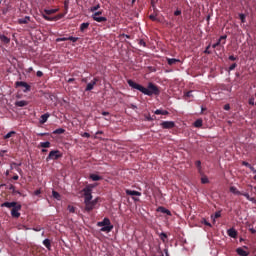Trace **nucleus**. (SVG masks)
<instances>
[{
  "label": "nucleus",
  "instance_id": "nucleus-1",
  "mask_svg": "<svg viewBox=\"0 0 256 256\" xmlns=\"http://www.w3.org/2000/svg\"><path fill=\"white\" fill-rule=\"evenodd\" d=\"M127 83L129 84L130 87L139 90L140 92H142L145 95H148V96H153V95L158 96L160 94L159 87L157 85H155L154 83H152V82L148 83V87L147 88L143 87L140 84H137L136 82H134L131 79H129L127 81Z\"/></svg>",
  "mask_w": 256,
  "mask_h": 256
},
{
  "label": "nucleus",
  "instance_id": "nucleus-2",
  "mask_svg": "<svg viewBox=\"0 0 256 256\" xmlns=\"http://www.w3.org/2000/svg\"><path fill=\"white\" fill-rule=\"evenodd\" d=\"M97 227H101L100 232L110 233L114 226L111 224L110 219L105 217L102 221L97 222Z\"/></svg>",
  "mask_w": 256,
  "mask_h": 256
},
{
  "label": "nucleus",
  "instance_id": "nucleus-3",
  "mask_svg": "<svg viewBox=\"0 0 256 256\" xmlns=\"http://www.w3.org/2000/svg\"><path fill=\"white\" fill-rule=\"evenodd\" d=\"M82 193L84 195V202H89L92 200V187L86 186L82 189Z\"/></svg>",
  "mask_w": 256,
  "mask_h": 256
},
{
  "label": "nucleus",
  "instance_id": "nucleus-4",
  "mask_svg": "<svg viewBox=\"0 0 256 256\" xmlns=\"http://www.w3.org/2000/svg\"><path fill=\"white\" fill-rule=\"evenodd\" d=\"M60 157H62V155L60 154L59 150H52L47 156L46 161H51V159L56 161L57 159H60Z\"/></svg>",
  "mask_w": 256,
  "mask_h": 256
},
{
  "label": "nucleus",
  "instance_id": "nucleus-5",
  "mask_svg": "<svg viewBox=\"0 0 256 256\" xmlns=\"http://www.w3.org/2000/svg\"><path fill=\"white\" fill-rule=\"evenodd\" d=\"M98 202V199H94V200H90V201H84L85 203V211L86 212H91L92 210H94V207L96 206Z\"/></svg>",
  "mask_w": 256,
  "mask_h": 256
},
{
  "label": "nucleus",
  "instance_id": "nucleus-6",
  "mask_svg": "<svg viewBox=\"0 0 256 256\" xmlns=\"http://www.w3.org/2000/svg\"><path fill=\"white\" fill-rule=\"evenodd\" d=\"M19 211H21V205L20 204H18L15 208H12L11 216L13 218L19 219V217H21V213H19Z\"/></svg>",
  "mask_w": 256,
  "mask_h": 256
},
{
  "label": "nucleus",
  "instance_id": "nucleus-7",
  "mask_svg": "<svg viewBox=\"0 0 256 256\" xmlns=\"http://www.w3.org/2000/svg\"><path fill=\"white\" fill-rule=\"evenodd\" d=\"M160 127H162V129H174L175 122H173V121H163L160 124Z\"/></svg>",
  "mask_w": 256,
  "mask_h": 256
},
{
  "label": "nucleus",
  "instance_id": "nucleus-8",
  "mask_svg": "<svg viewBox=\"0 0 256 256\" xmlns=\"http://www.w3.org/2000/svg\"><path fill=\"white\" fill-rule=\"evenodd\" d=\"M15 86L16 87H25L24 92L31 90V86L29 84H27V82L17 81V82H15Z\"/></svg>",
  "mask_w": 256,
  "mask_h": 256
},
{
  "label": "nucleus",
  "instance_id": "nucleus-9",
  "mask_svg": "<svg viewBox=\"0 0 256 256\" xmlns=\"http://www.w3.org/2000/svg\"><path fill=\"white\" fill-rule=\"evenodd\" d=\"M98 81H99V78L95 77L90 83L87 84L85 91L86 92L91 91Z\"/></svg>",
  "mask_w": 256,
  "mask_h": 256
},
{
  "label": "nucleus",
  "instance_id": "nucleus-10",
  "mask_svg": "<svg viewBox=\"0 0 256 256\" xmlns=\"http://www.w3.org/2000/svg\"><path fill=\"white\" fill-rule=\"evenodd\" d=\"M226 39H227V35L221 36L219 38L218 42L213 44L212 47L217 48V47L221 46V44L222 45L226 44Z\"/></svg>",
  "mask_w": 256,
  "mask_h": 256
},
{
  "label": "nucleus",
  "instance_id": "nucleus-11",
  "mask_svg": "<svg viewBox=\"0 0 256 256\" xmlns=\"http://www.w3.org/2000/svg\"><path fill=\"white\" fill-rule=\"evenodd\" d=\"M2 208L14 209L17 207V202H4L1 204Z\"/></svg>",
  "mask_w": 256,
  "mask_h": 256
},
{
  "label": "nucleus",
  "instance_id": "nucleus-12",
  "mask_svg": "<svg viewBox=\"0 0 256 256\" xmlns=\"http://www.w3.org/2000/svg\"><path fill=\"white\" fill-rule=\"evenodd\" d=\"M64 17V14H58L57 16L55 17H49V16H46V15H43V18L47 21H56V20H59L61 18Z\"/></svg>",
  "mask_w": 256,
  "mask_h": 256
},
{
  "label": "nucleus",
  "instance_id": "nucleus-13",
  "mask_svg": "<svg viewBox=\"0 0 256 256\" xmlns=\"http://www.w3.org/2000/svg\"><path fill=\"white\" fill-rule=\"evenodd\" d=\"M230 192L236 196H243L245 192L239 191L235 186L230 187Z\"/></svg>",
  "mask_w": 256,
  "mask_h": 256
},
{
  "label": "nucleus",
  "instance_id": "nucleus-14",
  "mask_svg": "<svg viewBox=\"0 0 256 256\" xmlns=\"http://www.w3.org/2000/svg\"><path fill=\"white\" fill-rule=\"evenodd\" d=\"M227 234H228L229 237H231L233 239H236L237 235H238V232L236 231V229L230 228V229H228Z\"/></svg>",
  "mask_w": 256,
  "mask_h": 256
},
{
  "label": "nucleus",
  "instance_id": "nucleus-15",
  "mask_svg": "<svg viewBox=\"0 0 256 256\" xmlns=\"http://www.w3.org/2000/svg\"><path fill=\"white\" fill-rule=\"evenodd\" d=\"M126 195H127V196H131V197H134V196L140 197V196H141V193L138 192V191H135V190H129V189H127V190H126Z\"/></svg>",
  "mask_w": 256,
  "mask_h": 256
},
{
  "label": "nucleus",
  "instance_id": "nucleus-16",
  "mask_svg": "<svg viewBox=\"0 0 256 256\" xmlns=\"http://www.w3.org/2000/svg\"><path fill=\"white\" fill-rule=\"evenodd\" d=\"M13 167H15L16 171L19 173V174H22L23 173V170L19 167H21V163H17V162H12L11 163V170H13Z\"/></svg>",
  "mask_w": 256,
  "mask_h": 256
},
{
  "label": "nucleus",
  "instance_id": "nucleus-17",
  "mask_svg": "<svg viewBox=\"0 0 256 256\" xmlns=\"http://www.w3.org/2000/svg\"><path fill=\"white\" fill-rule=\"evenodd\" d=\"M29 105V102L26 100H20L15 102V107H27Z\"/></svg>",
  "mask_w": 256,
  "mask_h": 256
},
{
  "label": "nucleus",
  "instance_id": "nucleus-18",
  "mask_svg": "<svg viewBox=\"0 0 256 256\" xmlns=\"http://www.w3.org/2000/svg\"><path fill=\"white\" fill-rule=\"evenodd\" d=\"M49 117H51V115L49 113L42 115L41 119H40V124L45 125V123H47Z\"/></svg>",
  "mask_w": 256,
  "mask_h": 256
},
{
  "label": "nucleus",
  "instance_id": "nucleus-19",
  "mask_svg": "<svg viewBox=\"0 0 256 256\" xmlns=\"http://www.w3.org/2000/svg\"><path fill=\"white\" fill-rule=\"evenodd\" d=\"M243 197H245L249 202L256 205L255 197H251L248 192H245V194H243Z\"/></svg>",
  "mask_w": 256,
  "mask_h": 256
},
{
  "label": "nucleus",
  "instance_id": "nucleus-20",
  "mask_svg": "<svg viewBox=\"0 0 256 256\" xmlns=\"http://www.w3.org/2000/svg\"><path fill=\"white\" fill-rule=\"evenodd\" d=\"M158 212L171 216V211L162 206L158 208Z\"/></svg>",
  "mask_w": 256,
  "mask_h": 256
},
{
  "label": "nucleus",
  "instance_id": "nucleus-21",
  "mask_svg": "<svg viewBox=\"0 0 256 256\" xmlns=\"http://www.w3.org/2000/svg\"><path fill=\"white\" fill-rule=\"evenodd\" d=\"M90 179L93 181V182H98V181H101L102 180V177L97 175V174H90Z\"/></svg>",
  "mask_w": 256,
  "mask_h": 256
},
{
  "label": "nucleus",
  "instance_id": "nucleus-22",
  "mask_svg": "<svg viewBox=\"0 0 256 256\" xmlns=\"http://www.w3.org/2000/svg\"><path fill=\"white\" fill-rule=\"evenodd\" d=\"M29 21H31V17H29V16H26L25 18L18 19L19 24H27V23H29Z\"/></svg>",
  "mask_w": 256,
  "mask_h": 256
},
{
  "label": "nucleus",
  "instance_id": "nucleus-23",
  "mask_svg": "<svg viewBox=\"0 0 256 256\" xmlns=\"http://www.w3.org/2000/svg\"><path fill=\"white\" fill-rule=\"evenodd\" d=\"M236 252H237V254L239 255V256H248V253H247V251H245L243 248H237V250H236Z\"/></svg>",
  "mask_w": 256,
  "mask_h": 256
},
{
  "label": "nucleus",
  "instance_id": "nucleus-24",
  "mask_svg": "<svg viewBox=\"0 0 256 256\" xmlns=\"http://www.w3.org/2000/svg\"><path fill=\"white\" fill-rule=\"evenodd\" d=\"M155 115H169V112L167 110L157 109L155 112Z\"/></svg>",
  "mask_w": 256,
  "mask_h": 256
},
{
  "label": "nucleus",
  "instance_id": "nucleus-25",
  "mask_svg": "<svg viewBox=\"0 0 256 256\" xmlns=\"http://www.w3.org/2000/svg\"><path fill=\"white\" fill-rule=\"evenodd\" d=\"M92 19L98 23H101V22H106L107 21V18L106 17H99V16H96V17H92Z\"/></svg>",
  "mask_w": 256,
  "mask_h": 256
},
{
  "label": "nucleus",
  "instance_id": "nucleus-26",
  "mask_svg": "<svg viewBox=\"0 0 256 256\" xmlns=\"http://www.w3.org/2000/svg\"><path fill=\"white\" fill-rule=\"evenodd\" d=\"M43 245L46 247V249H48L49 251H51V240L50 239H45L43 241Z\"/></svg>",
  "mask_w": 256,
  "mask_h": 256
},
{
  "label": "nucleus",
  "instance_id": "nucleus-27",
  "mask_svg": "<svg viewBox=\"0 0 256 256\" xmlns=\"http://www.w3.org/2000/svg\"><path fill=\"white\" fill-rule=\"evenodd\" d=\"M167 62H168L169 65H174L176 63H179L180 60L179 59H175V58H168Z\"/></svg>",
  "mask_w": 256,
  "mask_h": 256
},
{
  "label": "nucleus",
  "instance_id": "nucleus-28",
  "mask_svg": "<svg viewBox=\"0 0 256 256\" xmlns=\"http://www.w3.org/2000/svg\"><path fill=\"white\" fill-rule=\"evenodd\" d=\"M0 40L5 43V44H9V42H11V39H9L7 36L5 35H0Z\"/></svg>",
  "mask_w": 256,
  "mask_h": 256
},
{
  "label": "nucleus",
  "instance_id": "nucleus-29",
  "mask_svg": "<svg viewBox=\"0 0 256 256\" xmlns=\"http://www.w3.org/2000/svg\"><path fill=\"white\" fill-rule=\"evenodd\" d=\"M40 147H42L43 149H48L49 147H51V142L49 141L41 142Z\"/></svg>",
  "mask_w": 256,
  "mask_h": 256
},
{
  "label": "nucleus",
  "instance_id": "nucleus-30",
  "mask_svg": "<svg viewBox=\"0 0 256 256\" xmlns=\"http://www.w3.org/2000/svg\"><path fill=\"white\" fill-rule=\"evenodd\" d=\"M159 237H160V239H161V241H162L163 243H166V242H167L168 236H167L166 233H164V232L160 233V234H159Z\"/></svg>",
  "mask_w": 256,
  "mask_h": 256
},
{
  "label": "nucleus",
  "instance_id": "nucleus-31",
  "mask_svg": "<svg viewBox=\"0 0 256 256\" xmlns=\"http://www.w3.org/2000/svg\"><path fill=\"white\" fill-rule=\"evenodd\" d=\"M63 133H65V129L63 128H58L53 131V135H62Z\"/></svg>",
  "mask_w": 256,
  "mask_h": 256
},
{
  "label": "nucleus",
  "instance_id": "nucleus-32",
  "mask_svg": "<svg viewBox=\"0 0 256 256\" xmlns=\"http://www.w3.org/2000/svg\"><path fill=\"white\" fill-rule=\"evenodd\" d=\"M203 125V120L202 119H197L195 122H194V127H197L198 129L200 127H202Z\"/></svg>",
  "mask_w": 256,
  "mask_h": 256
},
{
  "label": "nucleus",
  "instance_id": "nucleus-33",
  "mask_svg": "<svg viewBox=\"0 0 256 256\" xmlns=\"http://www.w3.org/2000/svg\"><path fill=\"white\" fill-rule=\"evenodd\" d=\"M59 9H45L44 12L47 14V15H51V14H55L56 12H58Z\"/></svg>",
  "mask_w": 256,
  "mask_h": 256
},
{
  "label": "nucleus",
  "instance_id": "nucleus-34",
  "mask_svg": "<svg viewBox=\"0 0 256 256\" xmlns=\"http://www.w3.org/2000/svg\"><path fill=\"white\" fill-rule=\"evenodd\" d=\"M52 196L57 201H60V199H61V195L57 191H55V190L52 191Z\"/></svg>",
  "mask_w": 256,
  "mask_h": 256
},
{
  "label": "nucleus",
  "instance_id": "nucleus-35",
  "mask_svg": "<svg viewBox=\"0 0 256 256\" xmlns=\"http://www.w3.org/2000/svg\"><path fill=\"white\" fill-rule=\"evenodd\" d=\"M89 25H90V24H89L88 22L82 23V24L80 25V31H81V32H84L86 29H88Z\"/></svg>",
  "mask_w": 256,
  "mask_h": 256
},
{
  "label": "nucleus",
  "instance_id": "nucleus-36",
  "mask_svg": "<svg viewBox=\"0 0 256 256\" xmlns=\"http://www.w3.org/2000/svg\"><path fill=\"white\" fill-rule=\"evenodd\" d=\"M17 132L15 131H10L8 132L5 136H4V139H11V136L12 135H16Z\"/></svg>",
  "mask_w": 256,
  "mask_h": 256
},
{
  "label": "nucleus",
  "instance_id": "nucleus-37",
  "mask_svg": "<svg viewBox=\"0 0 256 256\" xmlns=\"http://www.w3.org/2000/svg\"><path fill=\"white\" fill-rule=\"evenodd\" d=\"M201 183H202L203 185L209 183V179L207 178V176H204V177L201 178Z\"/></svg>",
  "mask_w": 256,
  "mask_h": 256
},
{
  "label": "nucleus",
  "instance_id": "nucleus-38",
  "mask_svg": "<svg viewBox=\"0 0 256 256\" xmlns=\"http://www.w3.org/2000/svg\"><path fill=\"white\" fill-rule=\"evenodd\" d=\"M99 8H100V4H97V5L93 6V7H91V8H90V11H91V12H95V11H97Z\"/></svg>",
  "mask_w": 256,
  "mask_h": 256
},
{
  "label": "nucleus",
  "instance_id": "nucleus-39",
  "mask_svg": "<svg viewBox=\"0 0 256 256\" xmlns=\"http://www.w3.org/2000/svg\"><path fill=\"white\" fill-rule=\"evenodd\" d=\"M195 165H196L198 171L201 172V161H200V160H197V161L195 162Z\"/></svg>",
  "mask_w": 256,
  "mask_h": 256
},
{
  "label": "nucleus",
  "instance_id": "nucleus-40",
  "mask_svg": "<svg viewBox=\"0 0 256 256\" xmlns=\"http://www.w3.org/2000/svg\"><path fill=\"white\" fill-rule=\"evenodd\" d=\"M68 211H69V213L74 214V213H75V207H74V206L69 205V206H68Z\"/></svg>",
  "mask_w": 256,
  "mask_h": 256
},
{
  "label": "nucleus",
  "instance_id": "nucleus-41",
  "mask_svg": "<svg viewBox=\"0 0 256 256\" xmlns=\"http://www.w3.org/2000/svg\"><path fill=\"white\" fill-rule=\"evenodd\" d=\"M9 190L12 191L13 195L17 193V190L15 189L14 185H10Z\"/></svg>",
  "mask_w": 256,
  "mask_h": 256
},
{
  "label": "nucleus",
  "instance_id": "nucleus-42",
  "mask_svg": "<svg viewBox=\"0 0 256 256\" xmlns=\"http://www.w3.org/2000/svg\"><path fill=\"white\" fill-rule=\"evenodd\" d=\"M239 17H240L242 23L246 22V16L244 14H240Z\"/></svg>",
  "mask_w": 256,
  "mask_h": 256
},
{
  "label": "nucleus",
  "instance_id": "nucleus-43",
  "mask_svg": "<svg viewBox=\"0 0 256 256\" xmlns=\"http://www.w3.org/2000/svg\"><path fill=\"white\" fill-rule=\"evenodd\" d=\"M67 39L75 43L79 38L70 36V37H67Z\"/></svg>",
  "mask_w": 256,
  "mask_h": 256
},
{
  "label": "nucleus",
  "instance_id": "nucleus-44",
  "mask_svg": "<svg viewBox=\"0 0 256 256\" xmlns=\"http://www.w3.org/2000/svg\"><path fill=\"white\" fill-rule=\"evenodd\" d=\"M57 42L68 41V37L57 38Z\"/></svg>",
  "mask_w": 256,
  "mask_h": 256
},
{
  "label": "nucleus",
  "instance_id": "nucleus-45",
  "mask_svg": "<svg viewBox=\"0 0 256 256\" xmlns=\"http://www.w3.org/2000/svg\"><path fill=\"white\" fill-rule=\"evenodd\" d=\"M80 135H81V137H85L86 139H89V137H90V134L87 132L81 133Z\"/></svg>",
  "mask_w": 256,
  "mask_h": 256
},
{
  "label": "nucleus",
  "instance_id": "nucleus-46",
  "mask_svg": "<svg viewBox=\"0 0 256 256\" xmlns=\"http://www.w3.org/2000/svg\"><path fill=\"white\" fill-rule=\"evenodd\" d=\"M202 223H203L205 226L212 227L211 223H209L206 219H203Z\"/></svg>",
  "mask_w": 256,
  "mask_h": 256
},
{
  "label": "nucleus",
  "instance_id": "nucleus-47",
  "mask_svg": "<svg viewBox=\"0 0 256 256\" xmlns=\"http://www.w3.org/2000/svg\"><path fill=\"white\" fill-rule=\"evenodd\" d=\"M193 92H194V91H192V90H191V91H188V92L185 94V96L188 97V98L193 97Z\"/></svg>",
  "mask_w": 256,
  "mask_h": 256
},
{
  "label": "nucleus",
  "instance_id": "nucleus-48",
  "mask_svg": "<svg viewBox=\"0 0 256 256\" xmlns=\"http://www.w3.org/2000/svg\"><path fill=\"white\" fill-rule=\"evenodd\" d=\"M242 165H244V167H248L249 169H250V167H252V165L246 161H243Z\"/></svg>",
  "mask_w": 256,
  "mask_h": 256
},
{
  "label": "nucleus",
  "instance_id": "nucleus-49",
  "mask_svg": "<svg viewBox=\"0 0 256 256\" xmlns=\"http://www.w3.org/2000/svg\"><path fill=\"white\" fill-rule=\"evenodd\" d=\"M102 13H103V11L95 12V13L92 15V18H93V17H98V16L101 15Z\"/></svg>",
  "mask_w": 256,
  "mask_h": 256
},
{
  "label": "nucleus",
  "instance_id": "nucleus-50",
  "mask_svg": "<svg viewBox=\"0 0 256 256\" xmlns=\"http://www.w3.org/2000/svg\"><path fill=\"white\" fill-rule=\"evenodd\" d=\"M237 67L236 63H233L230 67H229V71L234 70Z\"/></svg>",
  "mask_w": 256,
  "mask_h": 256
},
{
  "label": "nucleus",
  "instance_id": "nucleus-51",
  "mask_svg": "<svg viewBox=\"0 0 256 256\" xmlns=\"http://www.w3.org/2000/svg\"><path fill=\"white\" fill-rule=\"evenodd\" d=\"M220 217H221V212H220V211H217V212L215 213L214 218H215V219H218V218H220Z\"/></svg>",
  "mask_w": 256,
  "mask_h": 256
},
{
  "label": "nucleus",
  "instance_id": "nucleus-52",
  "mask_svg": "<svg viewBox=\"0 0 256 256\" xmlns=\"http://www.w3.org/2000/svg\"><path fill=\"white\" fill-rule=\"evenodd\" d=\"M182 14L181 10L177 9L175 12H174V15L175 16H180Z\"/></svg>",
  "mask_w": 256,
  "mask_h": 256
},
{
  "label": "nucleus",
  "instance_id": "nucleus-53",
  "mask_svg": "<svg viewBox=\"0 0 256 256\" xmlns=\"http://www.w3.org/2000/svg\"><path fill=\"white\" fill-rule=\"evenodd\" d=\"M68 6H69V2L68 1H65L64 2V8L66 10V13H67V10H68Z\"/></svg>",
  "mask_w": 256,
  "mask_h": 256
},
{
  "label": "nucleus",
  "instance_id": "nucleus-54",
  "mask_svg": "<svg viewBox=\"0 0 256 256\" xmlns=\"http://www.w3.org/2000/svg\"><path fill=\"white\" fill-rule=\"evenodd\" d=\"M147 121H154L155 119H156V117L155 116H148L147 118Z\"/></svg>",
  "mask_w": 256,
  "mask_h": 256
},
{
  "label": "nucleus",
  "instance_id": "nucleus-55",
  "mask_svg": "<svg viewBox=\"0 0 256 256\" xmlns=\"http://www.w3.org/2000/svg\"><path fill=\"white\" fill-rule=\"evenodd\" d=\"M41 195V189H38L34 192V196H39Z\"/></svg>",
  "mask_w": 256,
  "mask_h": 256
},
{
  "label": "nucleus",
  "instance_id": "nucleus-56",
  "mask_svg": "<svg viewBox=\"0 0 256 256\" xmlns=\"http://www.w3.org/2000/svg\"><path fill=\"white\" fill-rule=\"evenodd\" d=\"M249 231H250L253 235L256 234V229H254L253 227H250V228H249Z\"/></svg>",
  "mask_w": 256,
  "mask_h": 256
},
{
  "label": "nucleus",
  "instance_id": "nucleus-57",
  "mask_svg": "<svg viewBox=\"0 0 256 256\" xmlns=\"http://www.w3.org/2000/svg\"><path fill=\"white\" fill-rule=\"evenodd\" d=\"M237 59H238V58L235 57V56H233V55L229 56V60H231V61H236Z\"/></svg>",
  "mask_w": 256,
  "mask_h": 256
},
{
  "label": "nucleus",
  "instance_id": "nucleus-58",
  "mask_svg": "<svg viewBox=\"0 0 256 256\" xmlns=\"http://www.w3.org/2000/svg\"><path fill=\"white\" fill-rule=\"evenodd\" d=\"M224 109H225V111H230V105H229V104H226V105L224 106Z\"/></svg>",
  "mask_w": 256,
  "mask_h": 256
},
{
  "label": "nucleus",
  "instance_id": "nucleus-59",
  "mask_svg": "<svg viewBox=\"0 0 256 256\" xmlns=\"http://www.w3.org/2000/svg\"><path fill=\"white\" fill-rule=\"evenodd\" d=\"M155 256H164L163 253H162V251L160 250V248H159V250H158V253H157Z\"/></svg>",
  "mask_w": 256,
  "mask_h": 256
},
{
  "label": "nucleus",
  "instance_id": "nucleus-60",
  "mask_svg": "<svg viewBox=\"0 0 256 256\" xmlns=\"http://www.w3.org/2000/svg\"><path fill=\"white\" fill-rule=\"evenodd\" d=\"M36 75H37V77H42L43 73L41 71H37Z\"/></svg>",
  "mask_w": 256,
  "mask_h": 256
},
{
  "label": "nucleus",
  "instance_id": "nucleus-61",
  "mask_svg": "<svg viewBox=\"0 0 256 256\" xmlns=\"http://www.w3.org/2000/svg\"><path fill=\"white\" fill-rule=\"evenodd\" d=\"M210 45L206 48V50L204 51V53L206 54H210L211 52L209 51Z\"/></svg>",
  "mask_w": 256,
  "mask_h": 256
},
{
  "label": "nucleus",
  "instance_id": "nucleus-62",
  "mask_svg": "<svg viewBox=\"0 0 256 256\" xmlns=\"http://www.w3.org/2000/svg\"><path fill=\"white\" fill-rule=\"evenodd\" d=\"M149 18H150L152 21H156V16H154V15H150Z\"/></svg>",
  "mask_w": 256,
  "mask_h": 256
},
{
  "label": "nucleus",
  "instance_id": "nucleus-63",
  "mask_svg": "<svg viewBox=\"0 0 256 256\" xmlns=\"http://www.w3.org/2000/svg\"><path fill=\"white\" fill-rule=\"evenodd\" d=\"M249 105H254V98H250Z\"/></svg>",
  "mask_w": 256,
  "mask_h": 256
},
{
  "label": "nucleus",
  "instance_id": "nucleus-64",
  "mask_svg": "<svg viewBox=\"0 0 256 256\" xmlns=\"http://www.w3.org/2000/svg\"><path fill=\"white\" fill-rule=\"evenodd\" d=\"M139 44L142 45V46H144V47L146 46V43H145L143 40H140V41H139Z\"/></svg>",
  "mask_w": 256,
  "mask_h": 256
}]
</instances>
